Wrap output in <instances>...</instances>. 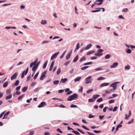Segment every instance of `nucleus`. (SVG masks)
Instances as JSON below:
<instances>
[{"label": "nucleus", "mask_w": 135, "mask_h": 135, "mask_svg": "<svg viewBox=\"0 0 135 135\" xmlns=\"http://www.w3.org/2000/svg\"><path fill=\"white\" fill-rule=\"evenodd\" d=\"M78 95L76 94H74L72 95L69 96L67 99V100L69 101H71L72 100L75 99L76 98H77Z\"/></svg>", "instance_id": "obj_1"}, {"label": "nucleus", "mask_w": 135, "mask_h": 135, "mask_svg": "<svg viewBox=\"0 0 135 135\" xmlns=\"http://www.w3.org/2000/svg\"><path fill=\"white\" fill-rule=\"evenodd\" d=\"M47 70H45L43 73H42L41 76L40 78V79L41 80H43L44 78L45 75L47 73Z\"/></svg>", "instance_id": "obj_2"}, {"label": "nucleus", "mask_w": 135, "mask_h": 135, "mask_svg": "<svg viewBox=\"0 0 135 135\" xmlns=\"http://www.w3.org/2000/svg\"><path fill=\"white\" fill-rule=\"evenodd\" d=\"M91 76H89L88 77L86 78L85 80H86L85 83L88 84L91 83L92 80H91Z\"/></svg>", "instance_id": "obj_3"}, {"label": "nucleus", "mask_w": 135, "mask_h": 135, "mask_svg": "<svg viewBox=\"0 0 135 135\" xmlns=\"http://www.w3.org/2000/svg\"><path fill=\"white\" fill-rule=\"evenodd\" d=\"M28 68H27L25 71H23V72L22 73V74H21V77L22 78H23L24 77L25 73V75H26V74H27V73L28 71Z\"/></svg>", "instance_id": "obj_4"}, {"label": "nucleus", "mask_w": 135, "mask_h": 135, "mask_svg": "<svg viewBox=\"0 0 135 135\" xmlns=\"http://www.w3.org/2000/svg\"><path fill=\"white\" fill-rule=\"evenodd\" d=\"M18 75V73H15L11 77V80H13L14 79H16Z\"/></svg>", "instance_id": "obj_5"}, {"label": "nucleus", "mask_w": 135, "mask_h": 135, "mask_svg": "<svg viewBox=\"0 0 135 135\" xmlns=\"http://www.w3.org/2000/svg\"><path fill=\"white\" fill-rule=\"evenodd\" d=\"M46 105V104L45 102H41L40 104L38 105V108H40L42 107H43L44 106Z\"/></svg>", "instance_id": "obj_6"}, {"label": "nucleus", "mask_w": 135, "mask_h": 135, "mask_svg": "<svg viewBox=\"0 0 135 135\" xmlns=\"http://www.w3.org/2000/svg\"><path fill=\"white\" fill-rule=\"evenodd\" d=\"M59 52H58L56 53H55L53 54L51 56V60H53L59 54Z\"/></svg>", "instance_id": "obj_7"}, {"label": "nucleus", "mask_w": 135, "mask_h": 135, "mask_svg": "<svg viewBox=\"0 0 135 135\" xmlns=\"http://www.w3.org/2000/svg\"><path fill=\"white\" fill-rule=\"evenodd\" d=\"M118 63L117 62H115L112 65L110 66L111 68H115L118 65Z\"/></svg>", "instance_id": "obj_8"}, {"label": "nucleus", "mask_w": 135, "mask_h": 135, "mask_svg": "<svg viewBox=\"0 0 135 135\" xmlns=\"http://www.w3.org/2000/svg\"><path fill=\"white\" fill-rule=\"evenodd\" d=\"M110 86L113 87L114 90L115 89L117 88V86L115 83H113L110 84Z\"/></svg>", "instance_id": "obj_9"}, {"label": "nucleus", "mask_w": 135, "mask_h": 135, "mask_svg": "<svg viewBox=\"0 0 135 135\" xmlns=\"http://www.w3.org/2000/svg\"><path fill=\"white\" fill-rule=\"evenodd\" d=\"M122 125H120V124H118L116 127V128L115 129V131L114 132V133H115L116 132V131L118 130V128H119L122 127Z\"/></svg>", "instance_id": "obj_10"}, {"label": "nucleus", "mask_w": 135, "mask_h": 135, "mask_svg": "<svg viewBox=\"0 0 135 135\" xmlns=\"http://www.w3.org/2000/svg\"><path fill=\"white\" fill-rule=\"evenodd\" d=\"M9 111H8V112H7L6 114H4L3 117L2 118V119H6L7 118V115L9 114Z\"/></svg>", "instance_id": "obj_11"}, {"label": "nucleus", "mask_w": 135, "mask_h": 135, "mask_svg": "<svg viewBox=\"0 0 135 135\" xmlns=\"http://www.w3.org/2000/svg\"><path fill=\"white\" fill-rule=\"evenodd\" d=\"M109 84V83H104L100 84V86L101 87H103L104 86H107Z\"/></svg>", "instance_id": "obj_12"}, {"label": "nucleus", "mask_w": 135, "mask_h": 135, "mask_svg": "<svg viewBox=\"0 0 135 135\" xmlns=\"http://www.w3.org/2000/svg\"><path fill=\"white\" fill-rule=\"evenodd\" d=\"M12 95L11 94H10L6 96L5 98L6 100H8L11 99L12 97Z\"/></svg>", "instance_id": "obj_13"}, {"label": "nucleus", "mask_w": 135, "mask_h": 135, "mask_svg": "<svg viewBox=\"0 0 135 135\" xmlns=\"http://www.w3.org/2000/svg\"><path fill=\"white\" fill-rule=\"evenodd\" d=\"M68 80L67 78H65L64 79H62L61 80V81L60 82V83H61L62 81L63 83H64L66 82Z\"/></svg>", "instance_id": "obj_14"}, {"label": "nucleus", "mask_w": 135, "mask_h": 135, "mask_svg": "<svg viewBox=\"0 0 135 135\" xmlns=\"http://www.w3.org/2000/svg\"><path fill=\"white\" fill-rule=\"evenodd\" d=\"M79 58V56L78 55H77L75 58L74 59L73 62H75L77 61Z\"/></svg>", "instance_id": "obj_15"}, {"label": "nucleus", "mask_w": 135, "mask_h": 135, "mask_svg": "<svg viewBox=\"0 0 135 135\" xmlns=\"http://www.w3.org/2000/svg\"><path fill=\"white\" fill-rule=\"evenodd\" d=\"M99 96V95L98 94H96L94 95L93 96V98L94 99H95V100L96 99L98 98Z\"/></svg>", "instance_id": "obj_16"}, {"label": "nucleus", "mask_w": 135, "mask_h": 135, "mask_svg": "<svg viewBox=\"0 0 135 135\" xmlns=\"http://www.w3.org/2000/svg\"><path fill=\"white\" fill-rule=\"evenodd\" d=\"M92 46V44H90L87 45L85 48V50H87L89 49Z\"/></svg>", "instance_id": "obj_17"}, {"label": "nucleus", "mask_w": 135, "mask_h": 135, "mask_svg": "<svg viewBox=\"0 0 135 135\" xmlns=\"http://www.w3.org/2000/svg\"><path fill=\"white\" fill-rule=\"evenodd\" d=\"M71 54V53H69L67 55L66 57V59L68 60L70 58Z\"/></svg>", "instance_id": "obj_18"}, {"label": "nucleus", "mask_w": 135, "mask_h": 135, "mask_svg": "<svg viewBox=\"0 0 135 135\" xmlns=\"http://www.w3.org/2000/svg\"><path fill=\"white\" fill-rule=\"evenodd\" d=\"M27 86H25L22 89V91L23 92H25L27 91Z\"/></svg>", "instance_id": "obj_19"}, {"label": "nucleus", "mask_w": 135, "mask_h": 135, "mask_svg": "<svg viewBox=\"0 0 135 135\" xmlns=\"http://www.w3.org/2000/svg\"><path fill=\"white\" fill-rule=\"evenodd\" d=\"M81 77H78L75 79L74 80V81L75 82L78 81H79L81 79Z\"/></svg>", "instance_id": "obj_20"}, {"label": "nucleus", "mask_w": 135, "mask_h": 135, "mask_svg": "<svg viewBox=\"0 0 135 135\" xmlns=\"http://www.w3.org/2000/svg\"><path fill=\"white\" fill-rule=\"evenodd\" d=\"M8 84V82L7 81L5 82L3 84V87L4 88L6 87L7 86Z\"/></svg>", "instance_id": "obj_21"}, {"label": "nucleus", "mask_w": 135, "mask_h": 135, "mask_svg": "<svg viewBox=\"0 0 135 135\" xmlns=\"http://www.w3.org/2000/svg\"><path fill=\"white\" fill-rule=\"evenodd\" d=\"M103 53H100L99 52H98L97 53L95 54V55L98 56H100L102 55Z\"/></svg>", "instance_id": "obj_22"}, {"label": "nucleus", "mask_w": 135, "mask_h": 135, "mask_svg": "<svg viewBox=\"0 0 135 135\" xmlns=\"http://www.w3.org/2000/svg\"><path fill=\"white\" fill-rule=\"evenodd\" d=\"M94 52V51L93 50H91L88 51L87 54V55H89L93 53Z\"/></svg>", "instance_id": "obj_23"}, {"label": "nucleus", "mask_w": 135, "mask_h": 135, "mask_svg": "<svg viewBox=\"0 0 135 135\" xmlns=\"http://www.w3.org/2000/svg\"><path fill=\"white\" fill-rule=\"evenodd\" d=\"M126 52L127 53L130 54L131 52V51L130 49H128L126 50Z\"/></svg>", "instance_id": "obj_24"}, {"label": "nucleus", "mask_w": 135, "mask_h": 135, "mask_svg": "<svg viewBox=\"0 0 135 135\" xmlns=\"http://www.w3.org/2000/svg\"><path fill=\"white\" fill-rule=\"evenodd\" d=\"M37 66L35 65H34V66L33 67L32 70L33 71H35L37 69Z\"/></svg>", "instance_id": "obj_25"}, {"label": "nucleus", "mask_w": 135, "mask_h": 135, "mask_svg": "<svg viewBox=\"0 0 135 135\" xmlns=\"http://www.w3.org/2000/svg\"><path fill=\"white\" fill-rule=\"evenodd\" d=\"M110 57L111 55H110L107 54L105 56V58L106 59H107L110 58Z\"/></svg>", "instance_id": "obj_26"}, {"label": "nucleus", "mask_w": 135, "mask_h": 135, "mask_svg": "<svg viewBox=\"0 0 135 135\" xmlns=\"http://www.w3.org/2000/svg\"><path fill=\"white\" fill-rule=\"evenodd\" d=\"M72 132L77 135L80 134V133L74 130H73Z\"/></svg>", "instance_id": "obj_27"}, {"label": "nucleus", "mask_w": 135, "mask_h": 135, "mask_svg": "<svg viewBox=\"0 0 135 135\" xmlns=\"http://www.w3.org/2000/svg\"><path fill=\"white\" fill-rule=\"evenodd\" d=\"M86 58L85 56H83V57H82L80 59V61L81 62L85 60H86Z\"/></svg>", "instance_id": "obj_28"}, {"label": "nucleus", "mask_w": 135, "mask_h": 135, "mask_svg": "<svg viewBox=\"0 0 135 135\" xmlns=\"http://www.w3.org/2000/svg\"><path fill=\"white\" fill-rule=\"evenodd\" d=\"M80 47V44L79 43H78L76 45V47L75 50V51H76V50H78L79 49Z\"/></svg>", "instance_id": "obj_29"}, {"label": "nucleus", "mask_w": 135, "mask_h": 135, "mask_svg": "<svg viewBox=\"0 0 135 135\" xmlns=\"http://www.w3.org/2000/svg\"><path fill=\"white\" fill-rule=\"evenodd\" d=\"M47 61L45 63H44V64L43 66V68L44 69H45L46 68V66H47Z\"/></svg>", "instance_id": "obj_30"}, {"label": "nucleus", "mask_w": 135, "mask_h": 135, "mask_svg": "<svg viewBox=\"0 0 135 135\" xmlns=\"http://www.w3.org/2000/svg\"><path fill=\"white\" fill-rule=\"evenodd\" d=\"M19 83V80H17L14 83V85L15 86H17Z\"/></svg>", "instance_id": "obj_31"}, {"label": "nucleus", "mask_w": 135, "mask_h": 135, "mask_svg": "<svg viewBox=\"0 0 135 135\" xmlns=\"http://www.w3.org/2000/svg\"><path fill=\"white\" fill-rule=\"evenodd\" d=\"M41 23L43 25H45L46 23V21L45 20H42L41 21Z\"/></svg>", "instance_id": "obj_32"}, {"label": "nucleus", "mask_w": 135, "mask_h": 135, "mask_svg": "<svg viewBox=\"0 0 135 135\" xmlns=\"http://www.w3.org/2000/svg\"><path fill=\"white\" fill-rule=\"evenodd\" d=\"M105 79V78L102 77H100L98 78L97 80H103Z\"/></svg>", "instance_id": "obj_33"}, {"label": "nucleus", "mask_w": 135, "mask_h": 135, "mask_svg": "<svg viewBox=\"0 0 135 135\" xmlns=\"http://www.w3.org/2000/svg\"><path fill=\"white\" fill-rule=\"evenodd\" d=\"M89 67V66H84V67L81 68V69L82 70H85L87 68H88Z\"/></svg>", "instance_id": "obj_34"}, {"label": "nucleus", "mask_w": 135, "mask_h": 135, "mask_svg": "<svg viewBox=\"0 0 135 135\" xmlns=\"http://www.w3.org/2000/svg\"><path fill=\"white\" fill-rule=\"evenodd\" d=\"M39 72H38V73H37L35 75L34 77V78H33V79L34 80H35L36 79V78H37L38 75V74H39Z\"/></svg>", "instance_id": "obj_35"}, {"label": "nucleus", "mask_w": 135, "mask_h": 135, "mask_svg": "<svg viewBox=\"0 0 135 135\" xmlns=\"http://www.w3.org/2000/svg\"><path fill=\"white\" fill-rule=\"evenodd\" d=\"M130 66L129 65H128L126 66L125 67V70H128L130 69Z\"/></svg>", "instance_id": "obj_36"}, {"label": "nucleus", "mask_w": 135, "mask_h": 135, "mask_svg": "<svg viewBox=\"0 0 135 135\" xmlns=\"http://www.w3.org/2000/svg\"><path fill=\"white\" fill-rule=\"evenodd\" d=\"M95 101V99H94L91 98L90 99H89L88 100V102H94Z\"/></svg>", "instance_id": "obj_37"}, {"label": "nucleus", "mask_w": 135, "mask_h": 135, "mask_svg": "<svg viewBox=\"0 0 135 135\" xmlns=\"http://www.w3.org/2000/svg\"><path fill=\"white\" fill-rule=\"evenodd\" d=\"M59 80H55L53 82V83L54 85H57L59 83Z\"/></svg>", "instance_id": "obj_38"}, {"label": "nucleus", "mask_w": 135, "mask_h": 135, "mask_svg": "<svg viewBox=\"0 0 135 135\" xmlns=\"http://www.w3.org/2000/svg\"><path fill=\"white\" fill-rule=\"evenodd\" d=\"M103 101V99L102 98H100L99 99H98L97 100V102H102Z\"/></svg>", "instance_id": "obj_39"}, {"label": "nucleus", "mask_w": 135, "mask_h": 135, "mask_svg": "<svg viewBox=\"0 0 135 135\" xmlns=\"http://www.w3.org/2000/svg\"><path fill=\"white\" fill-rule=\"evenodd\" d=\"M24 95L22 94L21 96L19 97L18 98V100H20L24 96Z\"/></svg>", "instance_id": "obj_40"}, {"label": "nucleus", "mask_w": 135, "mask_h": 135, "mask_svg": "<svg viewBox=\"0 0 135 135\" xmlns=\"http://www.w3.org/2000/svg\"><path fill=\"white\" fill-rule=\"evenodd\" d=\"M66 50L65 51L63 52L61 55L60 56V59H62L63 58V57L64 56L66 52Z\"/></svg>", "instance_id": "obj_41"}, {"label": "nucleus", "mask_w": 135, "mask_h": 135, "mask_svg": "<svg viewBox=\"0 0 135 135\" xmlns=\"http://www.w3.org/2000/svg\"><path fill=\"white\" fill-rule=\"evenodd\" d=\"M92 64V62H90L85 63L84 64V65H86L91 64Z\"/></svg>", "instance_id": "obj_42"}, {"label": "nucleus", "mask_w": 135, "mask_h": 135, "mask_svg": "<svg viewBox=\"0 0 135 135\" xmlns=\"http://www.w3.org/2000/svg\"><path fill=\"white\" fill-rule=\"evenodd\" d=\"M61 72V69L60 68H59L58 69V70H57V75H59L60 74V73Z\"/></svg>", "instance_id": "obj_43"}, {"label": "nucleus", "mask_w": 135, "mask_h": 135, "mask_svg": "<svg viewBox=\"0 0 135 135\" xmlns=\"http://www.w3.org/2000/svg\"><path fill=\"white\" fill-rule=\"evenodd\" d=\"M103 70V69L101 67H100V68H98L96 69H95V70L96 71H99V70Z\"/></svg>", "instance_id": "obj_44"}, {"label": "nucleus", "mask_w": 135, "mask_h": 135, "mask_svg": "<svg viewBox=\"0 0 135 135\" xmlns=\"http://www.w3.org/2000/svg\"><path fill=\"white\" fill-rule=\"evenodd\" d=\"M11 92V90L10 89L7 90L6 91V93L7 94H8Z\"/></svg>", "instance_id": "obj_45"}, {"label": "nucleus", "mask_w": 135, "mask_h": 135, "mask_svg": "<svg viewBox=\"0 0 135 135\" xmlns=\"http://www.w3.org/2000/svg\"><path fill=\"white\" fill-rule=\"evenodd\" d=\"M77 130L78 131H79V132H80V133H82L83 134H84L85 133V132H83L82 131V130H81L80 129L78 128V129H77Z\"/></svg>", "instance_id": "obj_46"}, {"label": "nucleus", "mask_w": 135, "mask_h": 135, "mask_svg": "<svg viewBox=\"0 0 135 135\" xmlns=\"http://www.w3.org/2000/svg\"><path fill=\"white\" fill-rule=\"evenodd\" d=\"M114 102V100L113 99H111L109 100V103L110 104L113 103Z\"/></svg>", "instance_id": "obj_47"}, {"label": "nucleus", "mask_w": 135, "mask_h": 135, "mask_svg": "<svg viewBox=\"0 0 135 135\" xmlns=\"http://www.w3.org/2000/svg\"><path fill=\"white\" fill-rule=\"evenodd\" d=\"M128 11L127 8H124L122 10V12H127Z\"/></svg>", "instance_id": "obj_48"}, {"label": "nucleus", "mask_w": 135, "mask_h": 135, "mask_svg": "<svg viewBox=\"0 0 135 135\" xmlns=\"http://www.w3.org/2000/svg\"><path fill=\"white\" fill-rule=\"evenodd\" d=\"M93 90V89L89 90L87 91L86 93H89L91 92Z\"/></svg>", "instance_id": "obj_49"}, {"label": "nucleus", "mask_w": 135, "mask_h": 135, "mask_svg": "<svg viewBox=\"0 0 135 135\" xmlns=\"http://www.w3.org/2000/svg\"><path fill=\"white\" fill-rule=\"evenodd\" d=\"M108 108V107H104V109H103V112H106L107 109Z\"/></svg>", "instance_id": "obj_50"}, {"label": "nucleus", "mask_w": 135, "mask_h": 135, "mask_svg": "<svg viewBox=\"0 0 135 135\" xmlns=\"http://www.w3.org/2000/svg\"><path fill=\"white\" fill-rule=\"evenodd\" d=\"M100 11V10L99 9H98L95 10H93L91 11L92 12H99Z\"/></svg>", "instance_id": "obj_51"}, {"label": "nucleus", "mask_w": 135, "mask_h": 135, "mask_svg": "<svg viewBox=\"0 0 135 135\" xmlns=\"http://www.w3.org/2000/svg\"><path fill=\"white\" fill-rule=\"evenodd\" d=\"M49 42L48 41H44L42 43V44H44L45 43H48Z\"/></svg>", "instance_id": "obj_52"}, {"label": "nucleus", "mask_w": 135, "mask_h": 135, "mask_svg": "<svg viewBox=\"0 0 135 135\" xmlns=\"http://www.w3.org/2000/svg\"><path fill=\"white\" fill-rule=\"evenodd\" d=\"M82 127L84 129H85L86 130H89V129L85 126H82Z\"/></svg>", "instance_id": "obj_53"}, {"label": "nucleus", "mask_w": 135, "mask_h": 135, "mask_svg": "<svg viewBox=\"0 0 135 135\" xmlns=\"http://www.w3.org/2000/svg\"><path fill=\"white\" fill-rule=\"evenodd\" d=\"M70 107L71 108L77 107V106L76 105L72 104L71 105Z\"/></svg>", "instance_id": "obj_54"}, {"label": "nucleus", "mask_w": 135, "mask_h": 135, "mask_svg": "<svg viewBox=\"0 0 135 135\" xmlns=\"http://www.w3.org/2000/svg\"><path fill=\"white\" fill-rule=\"evenodd\" d=\"M101 131H98L94 130V132L95 133H99L101 132Z\"/></svg>", "instance_id": "obj_55"}, {"label": "nucleus", "mask_w": 135, "mask_h": 135, "mask_svg": "<svg viewBox=\"0 0 135 135\" xmlns=\"http://www.w3.org/2000/svg\"><path fill=\"white\" fill-rule=\"evenodd\" d=\"M57 131L58 132H59L61 133H63V132L61 131V130L59 128H58L57 129Z\"/></svg>", "instance_id": "obj_56"}, {"label": "nucleus", "mask_w": 135, "mask_h": 135, "mask_svg": "<svg viewBox=\"0 0 135 135\" xmlns=\"http://www.w3.org/2000/svg\"><path fill=\"white\" fill-rule=\"evenodd\" d=\"M70 62V61H67L64 64V65H67L68 64H69Z\"/></svg>", "instance_id": "obj_57"}, {"label": "nucleus", "mask_w": 135, "mask_h": 135, "mask_svg": "<svg viewBox=\"0 0 135 135\" xmlns=\"http://www.w3.org/2000/svg\"><path fill=\"white\" fill-rule=\"evenodd\" d=\"M94 116H93L91 114H90L89 116H88V117L90 118H93Z\"/></svg>", "instance_id": "obj_58"}, {"label": "nucleus", "mask_w": 135, "mask_h": 135, "mask_svg": "<svg viewBox=\"0 0 135 135\" xmlns=\"http://www.w3.org/2000/svg\"><path fill=\"white\" fill-rule=\"evenodd\" d=\"M103 51H104L102 49H100L98 50V52H103Z\"/></svg>", "instance_id": "obj_59"}, {"label": "nucleus", "mask_w": 135, "mask_h": 135, "mask_svg": "<svg viewBox=\"0 0 135 135\" xmlns=\"http://www.w3.org/2000/svg\"><path fill=\"white\" fill-rule=\"evenodd\" d=\"M105 116L104 115H103L102 116H99V118L101 120L103 119V118Z\"/></svg>", "instance_id": "obj_60"}, {"label": "nucleus", "mask_w": 135, "mask_h": 135, "mask_svg": "<svg viewBox=\"0 0 135 135\" xmlns=\"http://www.w3.org/2000/svg\"><path fill=\"white\" fill-rule=\"evenodd\" d=\"M34 133V132L33 131H31L30 132V134H28V135H33Z\"/></svg>", "instance_id": "obj_61"}, {"label": "nucleus", "mask_w": 135, "mask_h": 135, "mask_svg": "<svg viewBox=\"0 0 135 135\" xmlns=\"http://www.w3.org/2000/svg\"><path fill=\"white\" fill-rule=\"evenodd\" d=\"M117 108H118V107H114V109H113V111H114V112L115 111L117 110Z\"/></svg>", "instance_id": "obj_62"}, {"label": "nucleus", "mask_w": 135, "mask_h": 135, "mask_svg": "<svg viewBox=\"0 0 135 135\" xmlns=\"http://www.w3.org/2000/svg\"><path fill=\"white\" fill-rule=\"evenodd\" d=\"M87 133L89 135H95L94 134L90 133L89 132H87Z\"/></svg>", "instance_id": "obj_63"}, {"label": "nucleus", "mask_w": 135, "mask_h": 135, "mask_svg": "<svg viewBox=\"0 0 135 135\" xmlns=\"http://www.w3.org/2000/svg\"><path fill=\"white\" fill-rule=\"evenodd\" d=\"M53 67V66H52V65H50L49 68V71H51L52 70Z\"/></svg>", "instance_id": "obj_64"}]
</instances>
